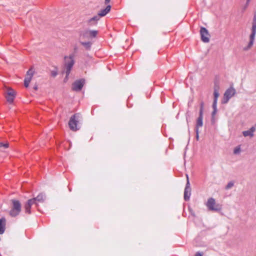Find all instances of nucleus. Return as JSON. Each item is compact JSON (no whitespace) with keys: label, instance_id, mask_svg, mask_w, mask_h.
I'll list each match as a JSON object with an SVG mask.
<instances>
[{"label":"nucleus","instance_id":"obj_1","mask_svg":"<svg viewBox=\"0 0 256 256\" xmlns=\"http://www.w3.org/2000/svg\"><path fill=\"white\" fill-rule=\"evenodd\" d=\"M74 54H70L68 56H65L64 57V66L66 68V76L65 78H64V82H66L68 78V76L70 73V71L74 64Z\"/></svg>","mask_w":256,"mask_h":256},{"label":"nucleus","instance_id":"obj_2","mask_svg":"<svg viewBox=\"0 0 256 256\" xmlns=\"http://www.w3.org/2000/svg\"><path fill=\"white\" fill-rule=\"evenodd\" d=\"M256 34V12L254 14L252 22V26L251 28V33L250 35V41L248 46L244 48V50H250L253 46Z\"/></svg>","mask_w":256,"mask_h":256},{"label":"nucleus","instance_id":"obj_3","mask_svg":"<svg viewBox=\"0 0 256 256\" xmlns=\"http://www.w3.org/2000/svg\"><path fill=\"white\" fill-rule=\"evenodd\" d=\"M11 201L12 206L9 212V214L12 217H16L19 215L22 210V204L18 200L13 199Z\"/></svg>","mask_w":256,"mask_h":256},{"label":"nucleus","instance_id":"obj_4","mask_svg":"<svg viewBox=\"0 0 256 256\" xmlns=\"http://www.w3.org/2000/svg\"><path fill=\"white\" fill-rule=\"evenodd\" d=\"M80 118V114L78 113L74 114L70 118L68 126L70 130L75 132L80 129V126L78 124Z\"/></svg>","mask_w":256,"mask_h":256},{"label":"nucleus","instance_id":"obj_5","mask_svg":"<svg viewBox=\"0 0 256 256\" xmlns=\"http://www.w3.org/2000/svg\"><path fill=\"white\" fill-rule=\"evenodd\" d=\"M204 102H201L200 104V109L199 111V116L196 120V126L195 127V131L196 134L197 140L198 138V128L202 127L203 125V110H204Z\"/></svg>","mask_w":256,"mask_h":256},{"label":"nucleus","instance_id":"obj_6","mask_svg":"<svg viewBox=\"0 0 256 256\" xmlns=\"http://www.w3.org/2000/svg\"><path fill=\"white\" fill-rule=\"evenodd\" d=\"M186 183L184 190V198L185 201H188L191 195V188L188 174H186Z\"/></svg>","mask_w":256,"mask_h":256},{"label":"nucleus","instance_id":"obj_7","mask_svg":"<svg viewBox=\"0 0 256 256\" xmlns=\"http://www.w3.org/2000/svg\"><path fill=\"white\" fill-rule=\"evenodd\" d=\"M206 206L210 210L218 212L220 210L218 207V205L216 204L215 200L212 198H210L208 199Z\"/></svg>","mask_w":256,"mask_h":256},{"label":"nucleus","instance_id":"obj_8","mask_svg":"<svg viewBox=\"0 0 256 256\" xmlns=\"http://www.w3.org/2000/svg\"><path fill=\"white\" fill-rule=\"evenodd\" d=\"M85 83V80L83 78L76 80L72 84V90L74 91L79 92L82 90Z\"/></svg>","mask_w":256,"mask_h":256},{"label":"nucleus","instance_id":"obj_9","mask_svg":"<svg viewBox=\"0 0 256 256\" xmlns=\"http://www.w3.org/2000/svg\"><path fill=\"white\" fill-rule=\"evenodd\" d=\"M46 199V196L44 193L40 192V193L36 197L31 198V200L33 201L34 203L35 204L36 207L38 206V203H42L44 202Z\"/></svg>","mask_w":256,"mask_h":256},{"label":"nucleus","instance_id":"obj_10","mask_svg":"<svg viewBox=\"0 0 256 256\" xmlns=\"http://www.w3.org/2000/svg\"><path fill=\"white\" fill-rule=\"evenodd\" d=\"M200 34L202 40L204 42H208L210 41V34L208 30L204 27H201Z\"/></svg>","mask_w":256,"mask_h":256},{"label":"nucleus","instance_id":"obj_11","mask_svg":"<svg viewBox=\"0 0 256 256\" xmlns=\"http://www.w3.org/2000/svg\"><path fill=\"white\" fill-rule=\"evenodd\" d=\"M34 71L32 68H30L28 70L24 80V85L25 87L28 88V86L29 84L34 76Z\"/></svg>","mask_w":256,"mask_h":256},{"label":"nucleus","instance_id":"obj_12","mask_svg":"<svg viewBox=\"0 0 256 256\" xmlns=\"http://www.w3.org/2000/svg\"><path fill=\"white\" fill-rule=\"evenodd\" d=\"M16 94L14 90L11 88H8V89L6 95V98L7 102L10 104H12L16 97Z\"/></svg>","mask_w":256,"mask_h":256},{"label":"nucleus","instance_id":"obj_13","mask_svg":"<svg viewBox=\"0 0 256 256\" xmlns=\"http://www.w3.org/2000/svg\"><path fill=\"white\" fill-rule=\"evenodd\" d=\"M33 200H32L30 199H29L28 200H27V202L25 203L24 205V212L26 214H32V212H31V208H32V206H33V205H35V204L33 202Z\"/></svg>","mask_w":256,"mask_h":256},{"label":"nucleus","instance_id":"obj_14","mask_svg":"<svg viewBox=\"0 0 256 256\" xmlns=\"http://www.w3.org/2000/svg\"><path fill=\"white\" fill-rule=\"evenodd\" d=\"M6 219L4 217L0 218V234L4 233L6 230Z\"/></svg>","mask_w":256,"mask_h":256},{"label":"nucleus","instance_id":"obj_15","mask_svg":"<svg viewBox=\"0 0 256 256\" xmlns=\"http://www.w3.org/2000/svg\"><path fill=\"white\" fill-rule=\"evenodd\" d=\"M100 17L99 16H95L88 20V24L90 26H95L97 24L98 22L100 20Z\"/></svg>","mask_w":256,"mask_h":256},{"label":"nucleus","instance_id":"obj_16","mask_svg":"<svg viewBox=\"0 0 256 256\" xmlns=\"http://www.w3.org/2000/svg\"><path fill=\"white\" fill-rule=\"evenodd\" d=\"M256 130V128L254 126H252L248 130L242 132V134L244 136H250L252 137L254 136V132Z\"/></svg>","mask_w":256,"mask_h":256},{"label":"nucleus","instance_id":"obj_17","mask_svg":"<svg viewBox=\"0 0 256 256\" xmlns=\"http://www.w3.org/2000/svg\"><path fill=\"white\" fill-rule=\"evenodd\" d=\"M111 6L107 4V6L104 9L101 10L98 14L100 17L105 16L110 10Z\"/></svg>","mask_w":256,"mask_h":256},{"label":"nucleus","instance_id":"obj_18","mask_svg":"<svg viewBox=\"0 0 256 256\" xmlns=\"http://www.w3.org/2000/svg\"><path fill=\"white\" fill-rule=\"evenodd\" d=\"M235 93V90L233 88H230L225 92L224 96L230 98L234 95Z\"/></svg>","mask_w":256,"mask_h":256},{"label":"nucleus","instance_id":"obj_19","mask_svg":"<svg viewBox=\"0 0 256 256\" xmlns=\"http://www.w3.org/2000/svg\"><path fill=\"white\" fill-rule=\"evenodd\" d=\"M98 34V31L96 30H90L85 32L84 36H88L92 38H96Z\"/></svg>","mask_w":256,"mask_h":256},{"label":"nucleus","instance_id":"obj_20","mask_svg":"<svg viewBox=\"0 0 256 256\" xmlns=\"http://www.w3.org/2000/svg\"><path fill=\"white\" fill-rule=\"evenodd\" d=\"M80 44L82 45L85 48L86 50H90L91 46L92 45V42H81Z\"/></svg>","mask_w":256,"mask_h":256},{"label":"nucleus","instance_id":"obj_21","mask_svg":"<svg viewBox=\"0 0 256 256\" xmlns=\"http://www.w3.org/2000/svg\"><path fill=\"white\" fill-rule=\"evenodd\" d=\"M9 147V143L7 142H0V150H4Z\"/></svg>","mask_w":256,"mask_h":256},{"label":"nucleus","instance_id":"obj_22","mask_svg":"<svg viewBox=\"0 0 256 256\" xmlns=\"http://www.w3.org/2000/svg\"><path fill=\"white\" fill-rule=\"evenodd\" d=\"M214 101H213L212 104H214V105L217 104L218 98L219 96V93L217 90L214 89Z\"/></svg>","mask_w":256,"mask_h":256},{"label":"nucleus","instance_id":"obj_23","mask_svg":"<svg viewBox=\"0 0 256 256\" xmlns=\"http://www.w3.org/2000/svg\"><path fill=\"white\" fill-rule=\"evenodd\" d=\"M234 186V182L232 181H230L229 182H228L227 185L226 186L225 189L229 190V189L231 188Z\"/></svg>","mask_w":256,"mask_h":256},{"label":"nucleus","instance_id":"obj_24","mask_svg":"<svg viewBox=\"0 0 256 256\" xmlns=\"http://www.w3.org/2000/svg\"><path fill=\"white\" fill-rule=\"evenodd\" d=\"M216 105L217 104H215V106H214V104H212V108H213V112H212V116H214L217 112Z\"/></svg>","mask_w":256,"mask_h":256},{"label":"nucleus","instance_id":"obj_25","mask_svg":"<svg viewBox=\"0 0 256 256\" xmlns=\"http://www.w3.org/2000/svg\"><path fill=\"white\" fill-rule=\"evenodd\" d=\"M230 99V98H229L228 97H226V96H224V98H223V100L222 101V104H226V103H227L228 102Z\"/></svg>","mask_w":256,"mask_h":256},{"label":"nucleus","instance_id":"obj_26","mask_svg":"<svg viewBox=\"0 0 256 256\" xmlns=\"http://www.w3.org/2000/svg\"><path fill=\"white\" fill-rule=\"evenodd\" d=\"M240 152V148L236 147L234 148V154H237Z\"/></svg>","mask_w":256,"mask_h":256},{"label":"nucleus","instance_id":"obj_27","mask_svg":"<svg viewBox=\"0 0 256 256\" xmlns=\"http://www.w3.org/2000/svg\"><path fill=\"white\" fill-rule=\"evenodd\" d=\"M51 74L52 76L53 77H56L58 74V72L56 71H52L51 72Z\"/></svg>","mask_w":256,"mask_h":256},{"label":"nucleus","instance_id":"obj_28","mask_svg":"<svg viewBox=\"0 0 256 256\" xmlns=\"http://www.w3.org/2000/svg\"><path fill=\"white\" fill-rule=\"evenodd\" d=\"M194 256H203L202 253L200 252H197Z\"/></svg>","mask_w":256,"mask_h":256},{"label":"nucleus","instance_id":"obj_29","mask_svg":"<svg viewBox=\"0 0 256 256\" xmlns=\"http://www.w3.org/2000/svg\"><path fill=\"white\" fill-rule=\"evenodd\" d=\"M110 0H104L105 4H106V5L108 4L110 2Z\"/></svg>","mask_w":256,"mask_h":256},{"label":"nucleus","instance_id":"obj_30","mask_svg":"<svg viewBox=\"0 0 256 256\" xmlns=\"http://www.w3.org/2000/svg\"><path fill=\"white\" fill-rule=\"evenodd\" d=\"M249 4H250V3H248V2H246V4H245V6H244V10H246V9L248 8V5H249Z\"/></svg>","mask_w":256,"mask_h":256},{"label":"nucleus","instance_id":"obj_31","mask_svg":"<svg viewBox=\"0 0 256 256\" xmlns=\"http://www.w3.org/2000/svg\"><path fill=\"white\" fill-rule=\"evenodd\" d=\"M249 4H250V3H248V2H246V4H245V6H244V10H246V9L248 8V5H249Z\"/></svg>","mask_w":256,"mask_h":256},{"label":"nucleus","instance_id":"obj_32","mask_svg":"<svg viewBox=\"0 0 256 256\" xmlns=\"http://www.w3.org/2000/svg\"><path fill=\"white\" fill-rule=\"evenodd\" d=\"M250 0H246V2H248V3H250Z\"/></svg>","mask_w":256,"mask_h":256},{"label":"nucleus","instance_id":"obj_33","mask_svg":"<svg viewBox=\"0 0 256 256\" xmlns=\"http://www.w3.org/2000/svg\"><path fill=\"white\" fill-rule=\"evenodd\" d=\"M34 88H35V90H37V87L36 86L34 87Z\"/></svg>","mask_w":256,"mask_h":256},{"label":"nucleus","instance_id":"obj_34","mask_svg":"<svg viewBox=\"0 0 256 256\" xmlns=\"http://www.w3.org/2000/svg\"><path fill=\"white\" fill-rule=\"evenodd\" d=\"M184 164H186V161H184Z\"/></svg>","mask_w":256,"mask_h":256}]
</instances>
